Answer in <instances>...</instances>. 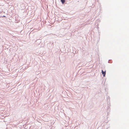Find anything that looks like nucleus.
I'll list each match as a JSON object with an SVG mask.
<instances>
[{"label":"nucleus","mask_w":129,"mask_h":129,"mask_svg":"<svg viewBox=\"0 0 129 129\" xmlns=\"http://www.w3.org/2000/svg\"><path fill=\"white\" fill-rule=\"evenodd\" d=\"M102 74L103 75V76L104 77H105L106 74V71H104L103 70H102Z\"/></svg>","instance_id":"obj_1"},{"label":"nucleus","mask_w":129,"mask_h":129,"mask_svg":"<svg viewBox=\"0 0 129 129\" xmlns=\"http://www.w3.org/2000/svg\"><path fill=\"white\" fill-rule=\"evenodd\" d=\"M60 1L62 4H64L65 2V0H60Z\"/></svg>","instance_id":"obj_2"},{"label":"nucleus","mask_w":129,"mask_h":129,"mask_svg":"<svg viewBox=\"0 0 129 129\" xmlns=\"http://www.w3.org/2000/svg\"><path fill=\"white\" fill-rule=\"evenodd\" d=\"M110 61V60H109V61H108V62H109V61ZM109 63H111V62H109Z\"/></svg>","instance_id":"obj_3"},{"label":"nucleus","mask_w":129,"mask_h":129,"mask_svg":"<svg viewBox=\"0 0 129 129\" xmlns=\"http://www.w3.org/2000/svg\"><path fill=\"white\" fill-rule=\"evenodd\" d=\"M3 17H6V16H4V15L3 16Z\"/></svg>","instance_id":"obj_4"}]
</instances>
